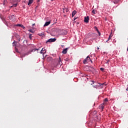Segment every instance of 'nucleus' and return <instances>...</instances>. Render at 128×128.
Returning <instances> with one entry per match:
<instances>
[{
  "label": "nucleus",
  "mask_w": 128,
  "mask_h": 128,
  "mask_svg": "<svg viewBox=\"0 0 128 128\" xmlns=\"http://www.w3.org/2000/svg\"><path fill=\"white\" fill-rule=\"evenodd\" d=\"M56 40V38H50L46 42V44H48V42H54Z\"/></svg>",
  "instance_id": "f257e3e1"
},
{
  "label": "nucleus",
  "mask_w": 128,
  "mask_h": 128,
  "mask_svg": "<svg viewBox=\"0 0 128 128\" xmlns=\"http://www.w3.org/2000/svg\"><path fill=\"white\" fill-rule=\"evenodd\" d=\"M88 58H89V60H90V58L89 56H88L86 57V58L84 61H83V64H88Z\"/></svg>",
  "instance_id": "f03ea898"
},
{
  "label": "nucleus",
  "mask_w": 128,
  "mask_h": 128,
  "mask_svg": "<svg viewBox=\"0 0 128 128\" xmlns=\"http://www.w3.org/2000/svg\"><path fill=\"white\" fill-rule=\"evenodd\" d=\"M12 44H13V46H15V50L16 52H18V48H16V41H14L13 42H12Z\"/></svg>",
  "instance_id": "7ed1b4c3"
},
{
  "label": "nucleus",
  "mask_w": 128,
  "mask_h": 128,
  "mask_svg": "<svg viewBox=\"0 0 128 128\" xmlns=\"http://www.w3.org/2000/svg\"><path fill=\"white\" fill-rule=\"evenodd\" d=\"M88 20H90V17L88 16H87L86 17L84 18V22H86V24H88Z\"/></svg>",
  "instance_id": "20e7f679"
},
{
  "label": "nucleus",
  "mask_w": 128,
  "mask_h": 128,
  "mask_svg": "<svg viewBox=\"0 0 128 128\" xmlns=\"http://www.w3.org/2000/svg\"><path fill=\"white\" fill-rule=\"evenodd\" d=\"M67 52H68V48L64 49L62 51V53L64 54H66Z\"/></svg>",
  "instance_id": "39448f33"
},
{
  "label": "nucleus",
  "mask_w": 128,
  "mask_h": 128,
  "mask_svg": "<svg viewBox=\"0 0 128 128\" xmlns=\"http://www.w3.org/2000/svg\"><path fill=\"white\" fill-rule=\"evenodd\" d=\"M16 26H20V28H24V26L22 24H18L16 25Z\"/></svg>",
  "instance_id": "423d86ee"
},
{
  "label": "nucleus",
  "mask_w": 128,
  "mask_h": 128,
  "mask_svg": "<svg viewBox=\"0 0 128 128\" xmlns=\"http://www.w3.org/2000/svg\"><path fill=\"white\" fill-rule=\"evenodd\" d=\"M50 24V21L49 22H47L45 23V24H44V26H48L49 24Z\"/></svg>",
  "instance_id": "0eeeda50"
},
{
  "label": "nucleus",
  "mask_w": 128,
  "mask_h": 128,
  "mask_svg": "<svg viewBox=\"0 0 128 128\" xmlns=\"http://www.w3.org/2000/svg\"><path fill=\"white\" fill-rule=\"evenodd\" d=\"M61 34L62 36H66V34H68V32L65 30L63 32H62Z\"/></svg>",
  "instance_id": "6e6552de"
},
{
  "label": "nucleus",
  "mask_w": 128,
  "mask_h": 128,
  "mask_svg": "<svg viewBox=\"0 0 128 128\" xmlns=\"http://www.w3.org/2000/svg\"><path fill=\"white\" fill-rule=\"evenodd\" d=\"M34 2V0H29L28 2V6H30V4H32Z\"/></svg>",
  "instance_id": "1a4fd4ad"
},
{
  "label": "nucleus",
  "mask_w": 128,
  "mask_h": 128,
  "mask_svg": "<svg viewBox=\"0 0 128 128\" xmlns=\"http://www.w3.org/2000/svg\"><path fill=\"white\" fill-rule=\"evenodd\" d=\"M76 10H74L72 12V16L74 17V16H76Z\"/></svg>",
  "instance_id": "9d476101"
},
{
  "label": "nucleus",
  "mask_w": 128,
  "mask_h": 128,
  "mask_svg": "<svg viewBox=\"0 0 128 128\" xmlns=\"http://www.w3.org/2000/svg\"><path fill=\"white\" fill-rule=\"evenodd\" d=\"M14 18V14H12V15L9 16L10 20H12V18Z\"/></svg>",
  "instance_id": "9b49d317"
},
{
  "label": "nucleus",
  "mask_w": 128,
  "mask_h": 128,
  "mask_svg": "<svg viewBox=\"0 0 128 128\" xmlns=\"http://www.w3.org/2000/svg\"><path fill=\"white\" fill-rule=\"evenodd\" d=\"M28 54H30V52L24 54L23 56H22V58H24V57L26 56H28Z\"/></svg>",
  "instance_id": "f8f14e48"
},
{
  "label": "nucleus",
  "mask_w": 128,
  "mask_h": 128,
  "mask_svg": "<svg viewBox=\"0 0 128 128\" xmlns=\"http://www.w3.org/2000/svg\"><path fill=\"white\" fill-rule=\"evenodd\" d=\"M104 104H105L104 103H103L101 104L100 108H102V110H104Z\"/></svg>",
  "instance_id": "ddd939ff"
},
{
  "label": "nucleus",
  "mask_w": 128,
  "mask_h": 128,
  "mask_svg": "<svg viewBox=\"0 0 128 128\" xmlns=\"http://www.w3.org/2000/svg\"><path fill=\"white\" fill-rule=\"evenodd\" d=\"M108 102V98H106L104 99V104H106V102Z\"/></svg>",
  "instance_id": "4468645a"
},
{
  "label": "nucleus",
  "mask_w": 128,
  "mask_h": 128,
  "mask_svg": "<svg viewBox=\"0 0 128 128\" xmlns=\"http://www.w3.org/2000/svg\"><path fill=\"white\" fill-rule=\"evenodd\" d=\"M46 50L44 49V48H42V50L40 52V54H44V52Z\"/></svg>",
  "instance_id": "2eb2a0df"
},
{
  "label": "nucleus",
  "mask_w": 128,
  "mask_h": 128,
  "mask_svg": "<svg viewBox=\"0 0 128 128\" xmlns=\"http://www.w3.org/2000/svg\"><path fill=\"white\" fill-rule=\"evenodd\" d=\"M28 32H32V34H34V32L32 31V30L30 29L28 30Z\"/></svg>",
  "instance_id": "dca6fc26"
},
{
  "label": "nucleus",
  "mask_w": 128,
  "mask_h": 128,
  "mask_svg": "<svg viewBox=\"0 0 128 128\" xmlns=\"http://www.w3.org/2000/svg\"><path fill=\"white\" fill-rule=\"evenodd\" d=\"M38 48H34L32 50V52H36V50L38 51Z\"/></svg>",
  "instance_id": "f3484780"
},
{
  "label": "nucleus",
  "mask_w": 128,
  "mask_h": 128,
  "mask_svg": "<svg viewBox=\"0 0 128 128\" xmlns=\"http://www.w3.org/2000/svg\"><path fill=\"white\" fill-rule=\"evenodd\" d=\"M64 10H66V12H68V9L67 8H65L63 9Z\"/></svg>",
  "instance_id": "a211bd4d"
},
{
  "label": "nucleus",
  "mask_w": 128,
  "mask_h": 128,
  "mask_svg": "<svg viewBox=\"0 0 128 128\" xmlns=\"http://www.w3.org/2000/svg\"><path fill=\"white\" fill-rule=\"evenodd\" d=\"M32 34H29V38H30V40H32Z\"/></svg>",
  "instance_id": "6ab92c4d"
},
{
  "label": "nucleus",
  "mask_w": 128,
  "mask_h": 128,
  "mask_svg": "<svg viewBox=\"0 0 128 128\" xmlns=\"http://www.w3.org/2000/svg\"><path fill=\"white\" fill-rule=\"evenodd\" d=\"M6 0H4V5L6 6Z\"/></svg>",
  "instance_id": "aec40b11"
},
{
  "label": "nucleus",
  "mask_w": 128,
  "mask_h": 128,
  "mask_svg": "<svg viewBox=\"0 0 128 128\" xmlns=\"http://www.w3.org/2000/svg\"><path fill=\"white\" fill-rule=\"evenodd\" d=\"M100 70H102V72H104V68H101Z\"/></svg>",
  "instance_id": "412c9836"
},
{
  "label": "nucleus",
  "mask_w": 128,
  "mask_h": 128,
  "mask_svg": "<svg viewBox=\"0 0 128 128\" xmlns=\"http://www.w3.org/2000/svg\"><path fill=\"white\" fill-rule=\"evenodd\" d=\"M92 14H96V12H95L94 10H92Z\"/></svg>",
  "instance_id": "4be33fe9"
},
{
  "label": "nucleus",
  "mask_w": 128,
  "mask_h": 128,
  "mask_svg": "<svg viewBox=\"0 0 128 128\" xmlns=\"http://www.w3.org/2000/svg\"><path fill=\"white\" fill-rule=\"evenodd\" d=\"M96 30L98 32L100 31L98 30V28H96Z\"/></svg>",
  "instance_id": "5701e85b"
},
{
  "label": "nucleus",
  "mask_w": 128,
  "mask_h": 128,
  "mask_svg": "<svg viewBox=\"0 0 128 128\" xmlns=\"http://www.w3.org/2000/svg\"><path fill=\"white\" fill-rule=\"evenodd\" d=\"M92 83L91 84H94V81L92 80Z\"/></svg>",
  "instance_id": "b1692460"
},
{
  "label": "nucleus",
  "mask_w": 128,
  "mask_h": 128,
  "mask_svg": "<svg viewBox=\"0 0 128 128\" xmlns=\"http://www.w3.org/2000/svg\"><path fill=\"white\" fill-rule=\"evenodd\" d=\"M98 34H99V36H100V32H98Z\"/></svg>",
  "instance_id": "393cba45"
},
{
  "label": "nucleus",
  "mask_w": 128,
  "mask_h": 128,
  "mask_svg": "<svg viewBox=\"0 0 128 128\" xmlns=\"http://www.w3.org/2000/svg\"><path fill=\"white\" fill-rule=\"evenodd\" d=\"M110 38H111L110 36L108 40H110Z\"/></svg>",
  "instance_id": "a878e982"
},
{
  "label": "nucleus",
  "mask_w": 128,
  "mask_h": 128,
  "mask_svg": "<svg viewBox=\"0 0 128 128\" xmlns=\"http://www.w3.org/2000/svg\"><path fill=\"white\" fill-rule=\"evenodd\" d=\"M76 20V18H74V20Z\"/></svg>",
  "instance_id": "bb28decb"
},
{
  "label": "nucleus",
  "mask_w": 128,
  "mask_h": 128,
  "mask_svg": "<svg viewBox=\"0 0 128 128\" xmlns=\"http://www.w3.org/2000/svg\"><path fill=\"white\" fill-rule=\"evenodd\" d=\"M17 5H18V4H14L15 6H16Z\"/></svg>",
  "instance_id": "cd10ccee"
},
{
  "label": "nucleus",
  "mask_w": 128,
  "mask_h": 128,
  "mask_svg": "<svg viewBox=\"0 0 128 128\" xmlns=\"http://www.w3.org/2000/svg\"><path fill=\"white\" fill-rule=\"evenodd\" d=\"M34 24H32V26H34Z\"/></svg>",
  "instance_id": "c85d7f7f"
},
{
  "label": "nucleus",
  "mask_w": 128,
  "mask_h": 128,
  "mask_svg": "<svg viewBox=\"0 0 128 128\" xmlns=\"http://www.w3.org/2000/svg\"><path fill=\"white\" fill-rule=\"evenodd\" d=\"M94 28H96H96H97V27H96V26H95Z\"/></svg>",
  "instance_id": "c756f323"
},
{
  "label": "nucleus",
  "mask_w": 128,
  "mask_h": 128,
  "mask_svg": "<svg viewBox=\"0 0 128 128\" xmlns=\"http://www.w3.org/2000/svg\"><path fill=\"white\" fill-rule=\"evenodd\" d=\"M109 40H108L106 41V42H108V41Z\"/></svg>",
  "instance_id": "7c9ffc66"
},
{
  "label": "nucleus",
  "mask_w": 128,
  "mask_h": 128,
  "mask_svg": "<svg viewBox=\"0 0 128 128\" xmlns=\"http://www.w3.org/2000/svg\"><path fill=\"white\" fill-rule=\"evenodd\" d=\"M98 50H100V48H98Z\"/></svg>",
  "instance_id": "2f4dec72"
},
{
  "label": "nucleus",
  "mask_w": 128,
  "mask_h": 128,
  "mask_svg": "<svg viewBox=\"0 0 128 128\" xmlns=\"http://www.w3.org/2000/svg\"><path fill=\"white\" fill-rule=\"evenodd\" d=\"M51 0V2H53L54 0Z\"/></svg>",
  "instance_id": "473e14b6"
},
{
  "label": "nucleus",
  "mask_w": 128,
  "mask_h": 128,
  "mask_svg": "<svg viewBox=\"0 0 128 128\" xmlns=\"http://www.w3.org/2000/svg\"><path fill=\"white\" fill-rule=\"evenodd\" d=\"M104 84H102V86H104Z\"/></svg>",
  "instance_id": "72a5a7b5"
},
{
  "label": "nucleus",
  "mask_w": 128,
  "mask_h": 128,
  "mask_svg": "<svg viewBox=\"0 0 128 128\" xmlns=\"http://www.w3.org/2000/svg\"><path fill=\"white\" fill-rule=\"evenodd\" d=\"M36 8H38V6H36Z\"/></svg>",
  "instance_id": "f704fd0d"
}]
</instances>
